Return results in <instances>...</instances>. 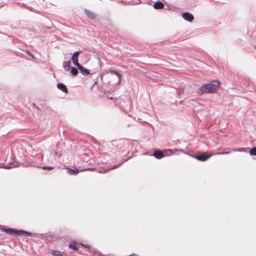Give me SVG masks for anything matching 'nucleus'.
<instances>
[{
  "label": "nucleus",
  "instance_id": "obj_1",
  "mask_svg": "<svg viewBox=\"0 0 256 256\" xmlns=\"http://www.w3.org/2000/svg\"><path fill=\"white\" fill-rule=\"evenodd\" d=\"M219 86V82L214 80L202 86L198 90V94L202 95L204 93H214L218 88Z\"/></svg>",
  "mask_w": 256,
  "mask_h": 256
},
{
  "label": "nucleus",
  "instance_id": "obj_2",
  "mask_svg": "<svg viewBox=\"0 0 256 256\" xmlns=\"http://www.w3.org/2000/svg\"><path fill=\"white\" fill-rule=\"evenodd\" d=\"M2 231L6 234L10 235L22 236L24 237L28 236L32 237L35 236V234L23 230H16L12 228H3L2 230Z\"/></svg>",
  "mask_w": 256,
  "mask_h": 256
},
{
  "label": "nucleus",
  "instance_id": "obj_3",
  "mask_svg": "<svg viewBox=\"0 0 256 256\" xmlns=\"http://www.w3.org/2000/svg\"><path fill=\"white\" fill-rule=\"evenodd\" d=\"M230 153V152H216L214 154H207L206 152H204L200 154L196 155L195 158L196 159L200 161H206L208 160L209 158H210L213 154L214 155H220V154H228Z\"/></svg>",
  "mask_w": 256,
  "mask_h": 256
},
{
  "label": "nucleus",
  "instance_id": "obj_4",
  "mask_svg": "<svg viewBox=\"0 0 256 256\" xmlns=\"http://www.w3.org/2000/svg\"><path fill=\"white\" fill-rule=\"evenodd\" d=\"M80 52H76L73 54L72 57V60L74 64L77 67H78V66H80V65L78 62V56L80 55Z\"/></svg>",
  "mask_w": 256,
  "mask_h": 256
},
{
  "label": "nucleus",
  "instance_id": "obj_5",
  "mask_svg": "<svg viewBox=\"0 0 256 256\" xmlns=\"http://www.w3.org/2000/svg\"><path fill=\"white\" fill-rule=\"evenodd\" d=\"M78 241H72L69 244V248L72 249L74 250H78L80 248L79 243H77Z\"/></svg>",
  "mask_w": 256,
  "mask_h": 256
},
{
  "label": "nucleus",
  "instance_id": "obj_6",
  "mask_svg": "<svg viewBox=\"0 0 256 256\" xmlns=\"http://www.w3.org/2000/svg\"><path fill=\"white\" fill-rule=\"evenodd\" d=\"M182 18L188 22H192L194 18V16L189 12L184 13L182 14Z\"/></svg>",
  "mask_w": 256,
  "mask_h": 256
},
{
  "label": "nucleus",
  "instance_id": "obj_7",
  "mask_svg": "<svg viewBox=\"0 0 256 256\" xmlns=\"http://www.w3.org/2000/svg\"><path fill=\"white\" fill-rule=\"evenodd\" d=\"M153 155L156 158L158 159H160L164 156V154L160 150H155Z\"/></svg>",
  "mask_w": 256,
  "mask_h": 256
},
{
  "label": "nucleus",
  "instance_id": "obj_8",
  "mask_svg": "<svg viewBox=\"0 0 256 256\" xmlns=\"http://www.w3.org/2000/svg\"><path fill=\"white\" fill-rule=\"evenodd\" d=\"M51 254L52 256H64V253L58 250H52Z\"/></svg>",
  "mask_w": 256,
  "mask_h": 256
},
{
  "label": "nucleus",
  "instance_id": "obj_9",
  "mask_svg": "<svg viewBox=\"0 0 256 256\" xmlns=\"http://www.w3.org/2000/svg\"><path fill=\"white\" fill-rule=\"evenodd\" d=\"M78 68L80 71L81 73L84 75L88 76L90 74L88 70L84 68L81 65H80V66H78Z\"/></svg>",
  "mask_w": 256,
  "mask_h": 256
},
{
  "label": "nucleus",
  "instance_id": "obj_10",
  "mask_svg": "<svg viewBox=\"0 0 256 256\" xmlns=\"http://www.w3.org/2000/svg\"><path fill=\"white\" fill-rule=\"evenodd\" d=\"M57 87L58 89H60L63 92H64L66 94L68 93V89L64 84H61V83L58 84H57Z\"/></svg>",
  "mask_w": 256,
  "mask_h": 256
},
{
  "label": "nucleus",
  "instance_id": "obj_11",
  "mask_svg": "<svg viewBox=\"0 0 256 256\" xmlns=\"http://www.w3.org/2000/svg\"><path fill=\"white\" fill-rule=\"evenodd\" d=\"M66 170H68V174L70 175H76L80 172L78 168L72 170L70 168H67Z\"/></svg>",
  "mask_w": 256,
  "mask_h": 256
},
{
  "label": "nucleus",
  "instance_id": "obj_12",
  "mask_svg": "<svg viewBox=\"0 0 256 256\" xmlns=\"http://www.w3.org/2000/svg\"><path fill=\"white\" fill-rule=\"evenodd\" d=\"M154 6L156 9H161L164 7V4L160 2H157L154 3Z\"/></svg>",
  "mask_w": 256,
  "mask_h": 256
},
{
  "label": "nucleus",
  "instance_id": "obj_13",
  "mask_svg": "<svg viewBox=\"0 0 256 256\" xmlns=\"http://www.w3.org/2000/svg\"><path fill=\"white\" fill-rule=\"evenodd\" d=\"M86 16L90 18H92V19L96 17L95 14L90 10H86Z\"/></svg>",
  "mask_w": 256,
  "mask_h": 256
},
{
  "label": "nucleus",
  "instance_id": "obj_14",
  "mask_svg": "<svg viewBox=\"0 0 256 256\" xmlns=\"http://www.w3.org/2000/svg\"><path fill=\"white\" fill-rule=\"evenodd\" d=\"M110 72V74H116V76H118V80H119V82H120L121 81V80H122V75L117 71L116 70H112Z\"/></svg>",
  "mask_w": 256,
  "mask_h": 256
},
{
  "label": "nucleus",
  "instance_id": "obj_15",
  "mask_svg": "<svg viewBox=\"0 0 256 256\" xmlns=\"http://www.w3.org/2000/svg\"><path fill=\"white\" fill-rule=\"evenodd\" d=\"M80 246H82L83 248L87 249L88 250H89L90 248V246L88 244H84L82 242L79 243Z\"/></svg>",
  "mask_w": 256,
  "mask_h": 256
},
{
  "label": "nucleus",
  "instance_id": "obj_16",
  "mask_svg": "<svg viewBox=\"0 0 256 256\" xmlns=\"http://www.w3.org/2000/svg\"><path fill=\"white\" fill-rule=\"evenodd\" d=\"M71 74L74 76H76L78 74V70L74 68H72L71 69Z\"/></svg>",
  "mask_w": 256,
  "mask_h": 256
},
{
  "label": "nucleus",
  "instance_id": "obj_17",
  "mask_svg": "<svg viewBox=\"0 0 256 256\" xmlns=\"http://www.w3.org/2000/svg\"><path fill=\"white\" fill-rule=\"evenodd\" d=\"M250 153L252 156H256V148L254 147L252 148L250 150Z\"/></svg>",
  "mask_w": 256,
  "mask_h": 256
},
{
  "label": "nucleus",
  "instance_id": "obj_18",
  "mask_svg": "<svg viewBox=\"0 0 256 256\" xmlns=\"http://www.w3.org/2000/svg\"><path fill=\"white\" fill-rule=\"evenodd\" d=\"M70 61H68L67 62L65 65H64V68L66 70H68L70 68Z\"/></svg>",
  "mask_w": 256,
  "mask_h": 256
},
{
  "label": "nucleus",
  "instance_id": "obj_19",
  "mask_svg": "<svg viewBox=\"0 0 256 256\" xmlns=\"http://www.w3.org/2000/svg\"><path fill=\"white\" fill-rule=\"evenodd\" d=\"M118 167V166L116 165V166H114L113 168H110V169H108V170H104L103 172H108L109 170H113V169H114V168H117ZM99 172H101L100 170Z\"/></svg>",
  "mask_w": 256,
  "mask_h": 256
},
{
  "label": "nucleus",
  "instance_id": "obj_20",
  "mask_svg": "<svg viewBox=\"0 0 256 256\" xmlns=\"http://www.w3.org/2000/svg\"><path fill=\"white\" fill-rule=\"evenodd\" d=\"M42 168L43 170H52V169L54 168V167H52V166H42Z\"/></svg>",
  "mask_w": 256,
  "mask_h": 256
},
{
  "label": "nucleus",
  "instance_id": "obj_21",
  "mask_svg": "<svg viewBox=\"0 0 256 256\" xmlns=\"http://www.w3.org/2000/svg\"><path fill=\"white\" fill-rule=\"evenodd\" d=\"M26 53L30 56H32L33 58L35 59V57L30 52L26 50Z\"/></svg>",
  "mask_w": 256,
  "mask_h": 256
},
{
  "label": "nucleus",
  "instance_id": "obj_22",
  "mask_svg": "<svg viewBox=\"0 0 256 256\" xmlns=\"http://www.w3.org/2000/svg\"><path fill=\"white\" fill-rule=\"evenodd\" d=\"M99 256H106V255L104 254H102V253H100V254H99Z\"/></svg>",
  "mask_w": 256,
  "mask_h": 256
},
{
  "label": "nucleus",
  "instance_id": "obj_23",
  "mask_svg": "<svg viewBox=\"0 0 256 256\" xmlns=\"http://www.w3.org/2000/svg\"><path fill=\"white\" fill-rule=\"evenodd\" d=\"M107 98H108V100H112V99H113L112 97L107 96Z\"/></svg>",
  "mask_w": 256,
  "mask_h": 256
},
{
  "label": "nucleus",
  "instance_id": "obj_24",
  "mask_svg": "<svg viewBox=\"0 0 256 256\" xmlns=\"http://www.w3.org/2000/svg\"><path fill=\"white\" fill-rule=\"evenodd\" d=\"M238 150V151H242V148H239Z\"/></svg>",
  "mask_w": 256,
  "mask_h": 256
},
{
  "label": "nucleus",
  "instance_id": "obj_25",
  "mask_svg": "<svg viewBox=\"0 0 256 256\" xmlns=\"http://www.w3.org/2000/svg\"><path fill=\"white\" fill-rule=\"evenodd\" d=\"M233 151H236V149H233Z\"/></svg>",
  "mask_w": 256,
  "mask_h": 256
}]
</instances>
